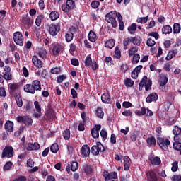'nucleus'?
Wrapping results in <instances>:
<instances>
[{
    "label": "nucleus",
    "instance_id": "obj_1",
    "mask_svg": "<svg viewBox=\"0 0 181 181\" xmlns=\"http://www.w3.org/2000/svg\"><path fill=\"white\" fill-rule=\"evenodd\" d=\"M24 91L30 94H35L36 91H42V84L39 80H34L32 84L24 86Z\"/></svg>",
    "mask_w": 181,
    "mask_h": 181
},
{
    "label": "nucleus",
    "instance_id": "obj_2",
    "mask_svg": "<svg viewBox=\"0 0 181 181\" xmlns=\"http://www.w3.org/2000/svg\"><path fill=\"white\" fill-rule=\"evenodd\" d=\"M121 14L120 13H117V11H113L105 15V21L108 23H111L112 28H115L118 26V23H117V18L118 20V15Z\"/></svg>",
    "mask_w": 181,
    "mask_h": 181
},
{
    "label": "nucleus",
    "instance_id": "obj_3",
    "mask_svg": "<svg viewBox=\"0 0 181 181\" xmlns=\"http://www.w3.org/2000/svg\"><path fill=\"white\" fill-rule=\"evenodd\" d=\"M61 8L63 12L69 13L70 11H73L76 8V1L74 0H66V3L62 4Z\"/></svg>",
    "mask_w": 181,
    "mask_h": 181
},
{
    "label": "nucleus",
    "instance_id": "obj_4",
    "mask_svg": "<svg viewBox=\"0 0 181 181\" xmlns=\"http://www.w3.org/2000/svg\"><path fill=\"white\" fill-rule=\"evenodd\" d=\"M156 142L162 151H168L169 149L168 146L170 145V141H169V139L158 137Z\"/></svg>",
    "mask_w": 181,
    "mask_h": 181
},
{
    "label": "nucleus",
    "instance_id": "obj_5",
    "mask_svg": "<svg viewBox=\"0 0 181 181\" xmlns=\"http://www.w3.org/2000/svg\"><path fill=\"white\" fill-rule=\"evenodd\" d=\"M62 28V23H51L49 25L48 32L51 36H57V33L60 32Z\"/></svg>",
    "mask_w": 181,
    "mask_h": 181
},
{
    "label": "nucleus",
    "instance_id": "obj_6",
    "mask_svg": "<svg viewBox=\"0 0 181 181\" xmlns=\"http://www.w3.org/2000/svg\"><path fill=\"white\" fill-rule=\"evenodd\" d=\"M104 151H105V148L100 141H98L96 145L93 146L90 148V152L94 156H98L100 152H104Z\"/></svg>",
    "mask_w": 181,
    "mask_h": 181
},
{
    "label": "nucleus",
    "instance_id": "obj_7",
    "mask_svg": "<svg viewBox=\"0 0 181 181\" xmlns=\"http://www.w3.org/2000/svg\"><path fill=\"white\" fill-rule=\"evenodd\" d=\"M15 151L11 146H6L1 153V158H13Z\"/></svg>",
    "mask_w": 181,
    "mask_h": 181
},
{
    "label": "nucleus",
    "instance_id": "obj_8",
    "mask_svg": "<svg viewBox=\"0 0 181 181\" xmlns=\"http://www.w3.org/2000/svg\"><path fill=\"white\" fill-rule=\"evenodd\" d=\"M22 37V33L17 31L13 33V38L16 45H18V46H23V39Z\"/></svg>",
    "mask_w": 181,
    "mask_h": 181
},
{
    "label": "nucleus",
    "instance_id": "obj_9",
    "mask_svg": "<svg viewBox=\"0 0 181 181\" xmlns=\"http://www.w3.org/2000/svg\"><path fill=\"white\" fill-rule=\"evenodd\" d=\"M21 23L25 26H27V29H30L32 28V25H33V20L30 18L29 14H26L25 16L22 17Z\"/></svg>",
    "mask_w": 181,
    "mask_h": 181
},
{
    "label": "nucleus",
    "instance_id": "obj_10",
    "mask_svg": "<svg viewBox=\"0 0 181 181\" xmlns=\"http://www.w3.org/2000/svg\"><path fill=\"white\" fill-rule=\"evenodd\" d=\"M44 118L45 121H49V122H52V121H54V119H56V115L54 114V110H53V108H49L48 111L44 116Z\"/></svg>",
    "mask_w": 181,
    "mask_h": 181
},
{
    "label": "nucleus",
    "instance_id": "obj_11",
    "mask_svg": "<svg viewBox=\"0 0 181 181\" xmlns=\"http://www.w3.org/2000/svg\"><path fill=\"white\" fill-rule=\"evenodd\" d=\"M34 107L37 112H35L33 114V116L35 117V118H40V117H42V106H40V103H39V101H34Z\"/></svg>",
    "mask_w": 181,
    "mask_h": 181
},
{
    "label": "nucleus",
    "instance_id": "obj_12",
    "mask_svg": "<svg viewBox=\"0 0 181 181\" xmlns=\"http://www.w3.org/2000/svg\"><path fill=\"white\" fill-rule=\"evenodd\" d=\"M146 177L148 181H158V175L153 170H148L146 174Z\"/></svg>",
    "mask_w": 181,
    "mask_h": 181
},
{
    "label": "nucleus",
    "instance_id": "obj_13",
    "mask_svg": "<svg viewBox=\"0 0 181 181\" xmlns=\"http://www.w3.org/2000/svg\"><path fill=\"white\" fill-rule=\"evenodd\" d=\"M101 129L100 124H95L93 128L91 129V135L94 139L100 137V130Z\"/></svg>",
    "mask_w": 181,
    "mask_h": 181
},
{
    "label": "nucleus",
    "instance_id": "obj_14",
    "mask_svg": "<svg viewBox=\"0 0 181 181\" xmlns=\"http://www.w3.org/2000/svg\"><path fill=\"white\" fill-rule=\"evenodd\" d=\"M90 146L88 145L85 144L82 146L81 153L83 158H88L90 156Z\"/></svg>",
    "mask_w": 181,
    "mask_h": 181
},
{
    "label": "nucleus",
    "instance_id": "obj_15",
    "mask_svg": "<svg viewBox=\"0 0 181 181\" xmlns=\"http://www.w3.org/2000/svg\"><path fill=\"white\" fill-rule=\"evenodd\" d=\"M40 149V144L37 142H29L27 146V151H39Z\"/></svg>",
    "mask_w": 181,
    "mask_h": 181
},
{
    "label": "nucleus",
    "instance_id": "obj_16",
    "mask_svg": "<svg viewBox=\"0 0 181 181\" xmlns=\"http://www.w3.org/2000/svg\"><path fill=\"white\" fill-rule=\"evenodd\" d=\"M32 62L37 69H42V67H43V62L39 59L36 55L33 57Z\"/></svg>",
    "mask_w": 181,
    "mask_h": 181
},
{
    "label": "nucleus",
    "instance_id": "obj_17",
    "mask_svg": "<svg viewBox=\"0 0 181 181\" xmlns=\"http://www.w3.org/2000/svg\"><path fill=\"white\" fill-rule=\"evenodd\" d=\"M157 100H158V93H151L146 98V103H147L148 104H151V103H153V101H157Z\"/></svg>",
    "mask_w": 181,
    "mask_h": 181
},
{
    "label": "nucleus",
    "instance_id": "obj_18",
    "mask_svg": "<svg viewBox=\"0 0 181 181\" xmlns=\"http://www.w3.org/2000/svg\"><path fill=\"white\" fill-rule=\"evenodd\" d=\"M102 103L105 104H111L112 101L111 100V96L108 93H105L101 96Z\"/></svg>",
    "mask_w": 181,
    "mask_h": 181
},
{
    "label": "nucleus",
    "instance_id": "obj_19",
    "mask_svg": "<svg viewBox=\"0 0 181 181\" xmlns=\"http://www.w3.org/2000/svg\"><path fill=\"white\" fill-rule=\"evenodd\" d=\"M131 158H129V156H124V169L126 171L129 170V168H131Z\"/></svg>",
    "mask_w": 181,
    "mask_h": 181
},
{
    "label": "nucleus",
    "instance_id": "obj_20",
    "mask_svg": "<svg viewBox=\"0 0 181 181\" xmlns=\"http://www.w3.org/2000/svg\"><path fill=\"white\" fill-rule=\"evenodd\" d=\"M14 98L17 106L18 107V108H21L22 105H23V101H22V97L21 96V93H16L14 94Z\"/></svg>",
    "mask_w": 181,
    "mask_h": 181
},
{
    "label": "nucleus",
    "instance_id": "obj_21",
    "mask_svg": "<svg viewBox=\"0 0 181 181\" xmlns=\"http://www.w3.org/2000/svg\"><path fill=\"white\" fill-rule=\"evenodd\" d=\"M4 128L7 132H13V122L10 120L6 122Z\"/></svg>",
    "mask_w": 181,
    "mask_h": 181
},
{
    "label": "nucleus",
    "instance_id": "obj_22",
    "mask_svg": "<svg viewBox=\"0 0 181 181\" xmlns=\"http://www.w3.org/2000/svg\"><path fill=\"white\" fill-rule=\"evenodd\" d=\"M173 132L174 136V139H180V134H181V128L178 127L177 126H175Z\"/></svg>",
    "mask_w": 181,
    "mask_h": 181
},
{
    "label": "nucleus",
    "instance_id": "obj_23",
    "mask_svg": "<svg viewBox=\"0 0 181 181\" xmlns=\"http://www.w3.org/2000/svg\"><path fill=\"white\" fill-rule=\"evenodd\" d=\"M151 165H154L155 166H158L162 163V160H160V158L158 156H156L154 158H150L149 159Z\"/></svg>",
    "mask_w": 181,
    "mask_h": 181
},
{
    "label": "nucleus",
    "instance_id": "obj_24",
    "mask_svg": "<svg viewBox=\"0 0 181 181\" xmlns=\"http://www.w3.org/2000/svg\"><path fill=\"white\" fill-rule=\"evenodd\" d=\"M95 115L98 118L103 119L104 118V111H103V107H98L95 110Z\"/></svg>",
    "mask_w": 181,
    "mask_h": 181
},
{
    "label": "nucleus",
    "instance_id": "obj_25",
    "mask_svg": "<svg viewBox=\"0 0 181 181\" xmlns=\"http://www.w3.org/2000/svg\"><path fill=\"white\" fill-rule=\"evenodd\" d=\"M88 39L90 42H92L93 43H94V42H95V40H97V35L95 34V33L94 31L90 30L88 35Z\"/></svg>",
    "mask_w": 181,
    "mask_h": 181
},
{
    "label": "nucleus",
    "instance_id": "obj_26",
    "mask_svg": "<svg viewBox=\"0 0 181 181\" xmlns=\"http://www.w3.org/2000/svg\"><path fill=\"white\" fill-rule=\"evenodd\" d=\"M175 142L173 144V148L175 151H181V139H175Z\"/></svg>",
    "mask_w": 181,
    "mask_h": 181
},
{
    "label": "nucleus",
    "instance_id": "obj_27",
    "mask_svg": "<svg viewBox=\"0 0 181 181\" xmlns=\"http://www.w3.org/2000/svg\"><path fill=\"white\" fill-rule=\"evenodd\" d=\"M61 50H62V45L57 44L54 45L52 49L53 56H57V54L60 53Z\"/></svg>",
    "mask_w": 181,
    "mask_h": 181
},
{
    "label": "nucleus",
    "instance_id": "obj_28",
    "mask_svg": "<svg viewBox=\"0 0 181 181\" xmlns=\"http://www.w3.org/2000/svg\"><path fill=\"white\" fill-rule=\"evenodd\" d=\"M115 46V40L110 39L107 40L105 43V47H107L108 49H112Z\"/></svg>",
    "mask_w": 181,
    "mask_h": 181
},
{
    "label": "nucleus",
    "instance_id": "obj_29",
    "mask_svg": "<svg viewBox=\"0 0 181 181\" xmlns=\"http://www.w3.org/2000/svg\"><path fill=\"white\" fill-rule=\"evenodd\" d=\"M129 43H132V37H128L123 40V46L124 50L128 49V45Z\"/></svg>",
    "mask_w": 181,
    "mask_h": 181
},
{
    "label": "nucleus",
    "instance_id": "obj_30",
    "mask_svg": "<svg viewBox=\"0 0 181 181\" xmlns=\"http://www.w3.org/2000/svg\"><path fill=\"white\" fill-rule=\"evenodd\" d=\"M146 143L150 146H155L156 145V139H155V136H150L147 138Z\"/></svg>",
    "mask_w": 181,
    "mask_h": 181
},
{
    "label": "nucleus",
    "instance_id": "obj_31",
    "mask_svg": "<svg viewBox=\"0 0 181 181\" xmlns=\"http://www.w3.org/2000/svg\"><path fill=\"white\" fill-rule=\"evenodd\" d=\"M168 84V76L165 74H163L160 77L159 86H166Z\"/></svg>",
    "mask_w": 181,
    "mask_h": 181
},
{
    "label": "nucleus",
    "instance_id": "obj_32",
    "mask_svg": "<svg viewBox=\"0 0 181 181\" xmlns=\"http://www.w3.org/2000/svg\"><path fill=\"white\" fill-rule=\"evenodd\" d=\"M147 81H148V76H144L139 84V91H142L144 86H145V84H146Z\"/></svg>",
    "mask_w": 181,
    "mask_h": 181
},
{
    "label": "nucleus",
    "instance_id": "obj_33",
    "mask_svg": "<svg viewBox=\"0 0 181 181\" xmlns=\"http://www.w3.org/2000/svg\"><path fill=\"white\" fill-rule=\"evenodd\" d=\"M162 32L164 35H170L172 33V27L170 25H164L162 28Z\"/></svg>",
    "mask_w": 181,
    "mask_h": 181
},
{
    "label": "nucleus",
    "instance_id": "obj_34",
    "mask_svg": "<svg viewBox=\"0 0 181 181\" xmlns=\"http://www.w3.org/2000/svg\"><path fill=\"white\" fill-rule=\"evenodd\" d=\"M60 18V13L57 11H52L49 13V18L51 21H57V18Z\"/></svg>",
    "mask_w": 181,
    "mask_h": 181
},
{
    "label": "nucleus",
    "instance_id": "obj_35",
    "mask_svg": "<svg viewBox=\"0 0 181 181\" xmlns=\"http://www.w3.org/2000/svg\"><path fill=\"white\" fill-rule=\"evenodd\" d=\"M142 42V38L138 37H132V43L135 46H139L141 43Z\"/></svg>",
    "mask_w": 181,
    "mask_h": 181
},
{
    "label": "nucleus",
    "instance_id": "obj_36",
    "mask_svg": "<svg viewBox=\"0 0 181 181\" xmlns=\"http://www.w3.org/2000/svg\"><path fill=\"white\" fill-rule=\"evenodd\" d=\"M181 26L180 23H175L173 24V34L177 35V33H180Z\"/></svg>",
    "mask_w": 181,
    "mask_h": 181
},
{
    "label": "nucleus",
    "instance_id": "obj_37",
    "mask_svg": "<svg viewBox=\"0 0 181 181\" xmlns=\"http://www.w3.org/2000/svg\"><path fill=\"white\" fill-rule=\"evenodd\" d=\"M59 149H60V147L57 143H54L50 147V151L52 153H57V152H59Z\"/></svg>",
    "mask_w": 181,
    "mask_h": 181
},
{
    "label": "nucleus",
    "instance_id": "obj_38",
    "mask_svg": "<svg viewBox=\"0 0 181 181\" xmlns=\"http://www.w3.org/2000/svg\"><path fill=\"white\" fill-rule=\"evenodd\" d=\"M83 171L86 173V175H90L93 172V168H91L90 164H86L83 166Z\"/></svg>",
    "mask_w": 181,
    "mask_h": 181
},
{
    "label": "nucleus",
    "instance_id": "obj_39",
    "mask_svg": "<svg viewBox=\"0 0 181 181\" xmlns=\"http://www.w3.org/2000/svg\"><path fill=\"white\" fill-rule=\"evenodd\" d=\"M73 37H74V34L71 31H68L65 35V40L68 42H71V40H73Z\"/></svg>",
    "mask_w": 181,
    "mask_h": 181
},
{
    "label": "nucleus",
    "instance_id": "obj_40",
    "mask_svg": "<svg viewBox=\"0 0 181 181\" xmlns=\"http://www.w3.org/2000/svg\"><path fill=\"white\" fill-rule=\"evenodd\" d=\"M127 30L129 32L130 35H134L135 30H136V23H132L128 27Z\"/></svg>",
    "mask_w": 181,
    "mask_h": 181
},
{
    "label": "nucleus",
    "instance_id": "obj_41",
    "mask_svg": "<svg viewBox=\"0 0 181 181\" xmlns=\"http://www.w3.org/2000/svg\"><path fill=\"white\" fill-rule=\"evenodd\" d=\"M12 166H13V163L11 161H8L3 167V170L5 172L8 170H11L12 169Z\"/></svg>",
    "mask_w": 181,
    "mask_h": 181
},
{
    "label": "nucleus",
    "instance_id": "obj_42",
    "mask_svg": "<svg viewBox=\"0 0 181 181\" xmlns=\"http://www.w3.org/2000/svg\"><path fill=\"white\" fill-rule=\"evenodd\" d=\"M81 117L84 124H86V122H88V121H90V117H88V115L87 113H86V112H82L81 114Z\"/></svg>",
    "mask_w": 181,
    "mask_h": 181
},
{
    "label": "nucleus",
    "instance_id": "obj_43",
    "mask_svg": "<svg viewBox=\"0 0 181 181\" xmlns=\"http://www.w3.org/2000/svg\"><path fill=\"white\" fill-rule=\"evenodd\" d=\"M62 136L66 140L70 139V129H66L62 133Z\"/></svg>",
    "mask_w": 181,
    "mask_h": 181
},
{
    "label": "nucleus",
    "instance_id": "obj_44",
    "mask_svg": "<svg viewBox=\"0 0 181 181\" xmlns=\"http://www.w3.org/2000/svg\"><path fill=\"white\" fill-rule=\"evenodd\" d=\"M124 86L126 87H132L134 86V81L131 78H127L124 80Z\"/></svg>",
    "mask_w": 181,
    "mask_h": 181
},
{
    "label": "nucleus",
    "instance_id": "obj_45",
    "mask_svg": "<svg viewBox=\"0 0 181 181\" xmlns=\"http://www.w3.org/2000/svg\"><path fill=\"white\" fill-rule=\"evenodd\" d=\"M78 169V163L77 161H72L71 163V170L72 172H76Z\"/></svg>",
    "mask_w": 181,
    "mask_h": 181
},
{
    "label": "nucleus",
    "instance_id": "obj_46",
    "mask_svg": "<svg viewBox=\"0 0 181 181\" xmlns=\"http://www.w3.org/2000/svg\"><path fill=\"white\" fill-rule=\"evenodd\" d=\"M118 21L119 30H124V21H122V16L121 14H118Z\"/></svg>",
    "mask_w": 181,
    "mask_h": 181
},
{
    "label": "nucleus",
    "instance_id": "obj_47",
    "mask_svg": "<svg viewBox=\"0 0 181 181\" xmlns=\"http://www.w3.org/2000/svg\"><path fill=\"white\" fill-rule=\"evenodd\" d=\"M148 19H149V16L146 17H139L136 20L138 23H146L148 22Z\"/></svg>",
    "mask_w": 181,
    "mask_h": 181
},
{
    "label": "nucleus",
    "instance_id": "obj_48",
    "mask_svg": "<svg viewBox=\"0 0 181 181\" xmlns=\"http://www.w3.org/2000/svg\"><path fill=\"white\" fill-rule=\"evenodd\" d=\"M138 52V47H132L129 49V56L131 57V56H134Z\"/></svg>",
    "mask_w": 181,
    "mask_h": 181
},
{
    "label": "nucleus",
    "instance_id": "obj_49",
    "mask_svg": "<svg viewBox=\"0 0 181 181\" xmlns=\"http://www.w3.org/2000/svg\"><path fill=\"white\" fill-rule=\"evenodd\" d=\"M45 19V16L43 15H40L38 16L36 19H35V24L37 26H40V25H42V20Z\"/></svg>",
    "mask_w": 181,
    "mask_h": 181
},
{
    "label": "nucleus",
    "instance_id": "obj_50",
    "mask_svg": "<svg viewBox=\"0 0 181 181\" xmlns=\"http://www.w3.org/2000/svg\"><path fill=\"white\" fill-rule=\"evenodd\" d=\"M33 123V119H32V118H30L28 116L24 117L25 125H32Z\"/></svg>",
    "mask_w": 181,
    "mask_h": 181
},
{
    "label": "nucleus",
    "instance_id": "obj_51",
    "mask_svg": "<svg viewBox=\"0 0 181 181\" xmlns=\"http://www.w3.org/2000/svg\"><path fill=\"white\" fill-rule=\"evenodd\" d=\"M100 136L103 139V141H105L107 138L108 137V133H107V130L102 129L100 131Z\"/></svg>",
    "mask_w": 181,
    "mask_h": 181
},
{
    "label": "nucleus",
    "instance_id": "obj_52",
    "mask_svg": "<svg viewBox=\"0 0 181 181\" xmlns=\"http://www.w3.org/2000/svg\"><path fill=\"white\" fill-rule=\"evenodd\" d=\"M139 59H141V56L139 54H136L133 55L132 63L135 64V63H139Z\"/></svg>",
    "mask_w": 181,
    "mask_h": 181
},
{
    "label": "nucleus",
    "instance_id": "obj_53",
    "mask_svg": "<svg viewBox=\"0 0 181 181\" xmlns=\"http://www.w3.org/2000/svg\"><path fill=\"white\" fill-rule=\"evenodd\" d=\"M47 54V52L45 49H40L38 52V56L40 57H42V59L46 57Z\"/></svg>",
    "mask_w": 181,
    "mask_h": 181
},
{
    "label": "nucleus",
    "instance_id": "obj_54",
    "mask_svg": "<svg viewBox=\"0 0 181 181\" xmlns=\"http://www.w3.org/2000/svg\"><path fill=\"white\" fill-rule=\"evenodd\" d=\"M3 78L7 81L12 80V74H11V72L4 73L3 75Z\"/></svg>",
    "mask_w": 181,
    "mask_h": 181
},
{
    "label": "nucleus",
    "instance_id": "obj_55",
    "mask_svg": "<svg viewBox=\"0 0 181 181\" xmlns=\"http://www.w3.org/2000/svg\"><path fill=\"white\" fill-rule=\"evenodd\" d=\"M93 63V59H91L90 57H86L85 59V66L86 67H90L91 66V64Z\"/></svg>",
    "mask_w": 181,
    "mask_h": 181
},
{
    "label": "nucleus",
    "instance_id": "obj_56",
    "mask_svg": "<svg viewBox=\"0 0 181 181\" xmlns=\"http://www.w3.org/2000/svg\"><path fill=\"white\" fill-rule=\"evenodd\" d=\"M61 71L62 70L60 69V67L52 68L50 70L51 74H60Z\"/></svg>",
    "mask_w": 181,
    "mask_h": 181
},
{
    "label": "nucleus",
    "instance_id": "obj_57",
    "mask_svg": "<svg viewBox=\"0 0 181 181\" xmlns=\"http://www.w3.org/2000/svg\"><path fill=\"white\" fill-rule=\"evenodd\" d=\"M146 45L147 46H148V47H153V46H155V45H156V42H155V40H152V38H148L147 40Z\"/></svg>",
    "mask_w": 181,
    "mask_h": 181
},
{
    "label": "nucleus",
    "instance_id": "obj_58",
    "mask_svg": "<svg viewBox=\"0 0 181 181\" xmlns=\"http://www.w3.org/2000/svg\"><path fill=\"white\" fill-rule=\"evenodd\" d=\"M103 177H105V181L111 180V174H110V173H108V171L104 170Z\"/></svg>",
    "mask_w": 181,
    "mask_h": 181
},
{
    "label": "nucleus",
    "instance_id": "obj_59",
    "mask_svg": "<svg viewBox=\"0 0 181 181\" xmlns=\"http://www.w3.org/2000/svg\"><path fill=\"white\" fill-rule=\"evenodd\" d=\"M122 114L124 117H129V118L132 117V112L131 110H125Z\"/></svg>",
    "mask_w": 181,
    "mask_h": 181
},
{
    "label": "nucleus",
    "instance_id": "obj_60",
    "mask_svg": "<svg viewBox=\"0 0 181 181\" xmlns=\"http://www.w3.org/2000/svg\"><path fill=\"white\" fill-rule=\"evenodd\" d=\"M120 68L122 73H125L126 71H128V70H129V66H128V64H122Z\"/></svg>",
    "mask_w": 181,
    "mask_h": 181
},
{
    "label": "nucleus",
    "instance_id": "obj_61",
    "mask_svg": "<svg viewBox=\"0 0 181 181\" xmlns=\"http://www.w3.org/2000/svg\"><path fill=\"white\" fill-rule=\"evenodd\" d=\"M90 6H91V8H93V9H97V8L100 6V1H93L91 2Z\"/></svg>",
    "mask_w": 181,
    "mask_h": 181
},
{
    "label": "nucleus",
    "instance_id": "obj_62",
    "mask_svg": "<svg viewBox=\"0 0 181 181\" xmlns=\"http://www.w3.org/2000/svg\"><path fill=\"white\" fill-rule=\"evenodd\" d=\"M32 108H33V105H32L30 102H28L25 105V110H27L28 112H30Z\"/></svg>",
    "mask_w": 181,
    "mask_h": 181
},
{
    "label": "nucleus",
    "instance_id": "obj_63",
    "mask_svg": "<svg viewBox=\"0 0 181 181\" xmlns=\"http://www.w3.org/2000/svg\"><path fill=\"white\" fill-rule=\"evenodd\" d=\"M178 168L179 166L177 165V161L174 162L171 168L172 172H177Z\"/></svg>",
    "mask_w": 181,
    "mask_h": 181
},
{
    "label": "nucleus",
    "instance_id": "obj_64",
    "mask_svg": "<svg viewBox=\"0 0 181 181\" xmlns=\"http://www.w3.org/2000/svg\"><path fill=\"white\" fill-rule=\"evenodd\" d=\"M26 180H28V178L26 177V176L22 175L16 178L13 181H26Z\"/></svg>",
    "mask_w": 181,
    "mask_h": 181
}]
</instances>
